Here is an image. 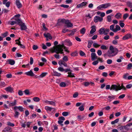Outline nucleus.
<instances>
[{
	"mask_svg": "<svg viewBox=\"0 0 132 132\" xmlns=\"http://www.w3.org/2000/svg\"><path fill=\"white\" fill-rule=\"evenodd\" d=\"M62 115L64 116H66L68 115V112H64L62 113Z\"/></svg>",
	"mask_w": 132,
	"mask_h": 132,
	"instance_id": "nucleus-63",
	"label": "nucleus"
},
{
	"mask_svg": "<svg viewBox=\"0 0 132 132\" xmlns=\"http://www.w3.org/2000/svg\"><path fill=\"white\" fill-rule=\"evenodd\" d=\"M107 21L109 22H110L111 21V17L110 15H108L107 17Z\"/></svg>",
	"mask_w": 132,
	"mask_h": 132,
	"instance_id": "nucleus-54",
	"label": "nucleus"
},
{
	"mask_svg": "<svg viewBox=\"0 0 132 132\" xmlns=\"http://www.w3.org/2000/svg\"><path fill=\"white\" fill-rule=\"evenodd\" d=\"M65 61L62 60H60L58 62L59 64L61 66L62 65H63L64 67H67V64L65 63Z\"/></svg>",
	"mask_w": 132,
	"mask_h": 132,
	"instance_id": "nucleus-14",
	"label": "nucleus"
},
{
	"mask_svg": "<svg viewBox=\"0 0 132 132\" xmlns=\"http://www.w3.org/2000/svg\"><path fill=\"white\" fill-rule=\"evenodd\" d=\"M8 32L6 31L5 32L2 34V35L3 37H5L7 36L8 35Z\"/></svg>",
	"mask_w": 132,
	"mask_h": 132,
	"instance_id": "nucleus-53",
	"label": "nucleus"
},
{
	"mask_svg": "<svg viewBox=\"0 0 132 132\" xmlns=\"http://www.w3.org/2000/svg\"><path fill=\"white\" fill-rule=\"evenodd\" d=\"M25 74L28 76L31 77L34 76L35 75L31 70H30L29 71L25 72Z\"/></svg>",
	"mask_w": 132,
	"mask_h": 132,
	"instance_id": "nucleus-17",
	"label": "nucleus"
},
{
	"mask_svg": "<svg viewBox=\"0 0 132 132\" xmlns=\"http://www.w3.org/2000/svg\"><path fill=\"white\" fill-rule=\"evenodd\" d=\"M15 113L14 115V117L15 118H18V116L19 114V113L16 111H15Z\"/></svg>",
	"mask_w": 132,
	"mask_h": 132,
	"instance_id": "nucleus-39",
	"label": "nucleus"
},
{
	"mask_svg": "<svg viewBox=\"0 0 132 132\" xmlns=\"http://www.w3.org/2000/svg\"><path fill=\"white\" fill-rule=\"evenodd\" d=\"M103 20V18L100 17L96 16L94 17V21L95 22H97L98 21H101Z\"/></svg>",
	"mask_w": 132,
	"mask_h": 132,
	"instance_id": "nucleus-12",
	"label": "nucleus"
},
{
	"mask_svg": "<svg viewBox=\"0 0 132 132\" xmlns=\"http://www.w3.org/2000/svg\"><path fill=\"white\" fill-rule=\"evenodd\" d=\"M84 85L85 86H88L89 85L91 84L92 85L94 84V83L92 82H84Z\"/></svg>",
	"mask_w": 132,
	"mask_h": 132,
	"instance_id": "nucleus-32",
	"label": "nucleus"
},
{
	"mask_svg": "<svg viewBox=\"0 0 132 132\" xmlns=\"http://www.w3.org/2000/svg\"><path fill=\"white\" fill-rule=\"evenodd\" d=\"M115 25L114 24H113L111 25L110 27V30L113 31V32H115V31H116L115 30V29H114V27Z\"/></svg>",
	"mask_w": 132,
	"mask_h": 132,
	"instance_id": "nucleus-28",
	"label": "nucleus"
},
{
	"mask_svg": "<svg viewBox=\"0 0 132 132\" xmlns=\"http://www.w3.org/2000/svg\"><path fill=\"white\" fill-rule=\"evenodd\" d=\"M14 110L16 111L17 109H18L20 111L22 112L23 111V108L21 106H15L13 108Z\"/></svg>",
	"mask_w": 132,
	"mask_h": 132,
	"instance_id": "nucleus-11",
	"label": "nucleus"
},
{
	"mask_svg": "<svg viewBox=\"0 0 132 132\" xmlns=\"http://www.w3.org/2000/svg\"><path fill=\"white\" fill-rule=\"evenodd\" d=\"M121 22V21H120L119 23V25L120 26V27L122 28L124 27L125 26V24L123 22Z\"/></svg>",
	"mask_w": 132,
	"mask_h": 132,
	"instance_id": "nucleus-57",
	"label": "nucleus"
},
{
	"mask_svg": "<svg viewBox=\"0 0 132 132\" xmlns=\"http://www.w3.org/2000/svg\"><path fill=\"white\" fill-rule=\"evenodd\" d=\"M93 43V42L92 41H88L87 47L88 48H89L90 47L91 45Z\"/></svg>",
	"mask_w": 132,
	"mask_h": 132,
	"instance_id": "nucleus-33",
	"label": "nucleus"
},
{
	"mask_svg": "<svg viewBox=\"0 0 132 132\" xmlns=\"http://www.w3.org/2000/svg\"><path fill=\"white\" fill-rule=\"evenodd\" d=\"M7 62H8L9 64L11 65H13L15 63V61L13 60L9 59L7 60Z\"/></svg>",
	"mask_w": 132,
	"mask_h": 132,
	"instance_id": "nucleus-26",
	"label": "nucleus"
},
{
	"mask_svg": "<svg viewBox=\"0 0 132 132\" xmlns=\"http://www.w3.org/2000/svg\"><path fill=\"white\" fill-rule=\"evenodd\" d=\"M68 77H75L74 74L71 72H68Z\"/></svg>",
	"mask_w": 132,
	"mask_h": 132,
	"instance_id": "nucleus-35",
	"label": "nucleus"
},
{
	"mask_svg": "<svg viewBox=\"0 0 132 132\" xmlns=\"http://www.w3.org/2000/svg\"><path fill=\"white\" fill-rule=\"evenodd\" d=\"M130 38L132 39V35L128 33L123 36L122 38V39L123 40H125Z\"/></svg>",
	"mask_w": 132,
	"mask_h": 132,
	"instance_id": "nucleus-5",
	"label": "nucleus"
},
{
	"mask_svg": "<svg viewBox=\"0 0 132 132\" xmlns=\"http://www.w3.org/2000/svg\"><path fill=\"white\" fill-rule=\"evenodd\" d=\"M9 97L8 95H7L5 94H2L1 95V99L3 98H4L5 99H7Z\"/></svg>",
	"mask_w": 132,
	"mask_h": 132,
	"instance_id": "nucleus-40",
	"label": "nucleus"
},
{
	"mask_svg": "<svg viewBox=\"0 0 132 132\" xmlns=\"http://www.w3.org/2000/svg\"><path fill=\"white\" fill-rule=\"evenodd\" d=\"M45 109L48 112H51L52 111H54L55 110V109L54 108H52L48 106H45Z\"/></svg>",
	"mask_w": 132,
	"mask_h": 132,
	"instance_id": "nucleus-15",
	"label": "nucleus"
},
{
	"mask_svg": "<svg viewBox=\"0 0 132 132\" xmlns=\"http://www.w3.org/2000/svg\"><path fill=\"white\" fill-rule=\"evenodd\" d=\"M120 59H118L117 60V62H120L122 61V60L124 59L123 57L122 56H120L119 57Z\"/></svg>",
	"mask_w": 132,
	"mask_h": 132,
	"instance_id": "nucleus-41",
	"label": "nucleus"
},
{
	"mask_svg": "<svg viewBox=\"0 0 132 132\" xmlns=\"http://www.w3.org/2000/svg\"><path fill=\"white\" fill-rule=\"evenodd\" d=\"M33 100L35 102H38L40 101V99L37 97H34L33 98Z\"/></svg>",
	"mask_w": 132,
	"mask_h": 132,
	"instance_id": "nucleus-49",
	"label": "nucleus"
},
{
	"mask_svg": "<svg viewBox=\"0 0 132 132\" xmlns=\"http://www.w3.org/2000/svg\"><path fill=\"white\" fill-rule=\"evenodd\" d=\"M91 57L92 60L93 61L97 59V56L95 53H92L91 54Z\"/></svg>",
	"mask_w": 132,
	"mask_h": 132,
	"instance_id": "nucleus-13",
	"label": "nucleus"
},
{
	"mask_svg": "<svg viewBox=\"0 0 132 132\" xmlns=\"http://www.w3.org/2000/svg\"><path fill=\"white\" fill-rule=\"evenodd\" d=\"M17 104V101L16 100H14V101L10 102L9 103L10 106H15Z\"/></svg>",
	"mask_w": 132,
	"mask_h": 132,
	"instance_id": "nucleus-18",
	"label": "nucleus"
},
{
	"mask_svg": "<svg viewBox=\"0 0 132 132\" xmlns=\"http://www.w3.org/2000/svg\"><path fill=\"white\" fill-rule=\"evenodd\" d=\"M127 5L130 8L132 7V3L130 2H128L127 3Z\"/></svg>",
	"mask_w": 132,
	"mask_h": 132,
	"instance_id": "nucleus-62",
	"label": "nucleus"
},
{
	"mask_svg": "<svg viewBox=\"0 0 132 132\" xmlns=\"http://www.w3.org/2000/svg\"><path fill=\"white\" fill-rule=\"evenodd\" d=\"M21 29V30H25L27 29V27L24 23L20 24Z\"/></svg>",
	"mask_w": 132,
	"mask_h": 132,
	"instance_id": "nucleus-20",
	"label": "nucleus"
},
{
	"mask_svg": "<svg viewBox=\"0 0 132 132\" xmlns=\"http://www.w3.org/2000/svg\"><path fill=\"white\" fill-rule=\"evenodd\" d=\"M63 60L65 61V62H67L68 60V57L66 56H64L63 58Z\"/></svg>",
	"mask_w": 132,
	"mask_h": 132,
	"instance_id": "nucleus-50",
	"label": "nucleus"
},
{
	"mask_svg": "<svg viewBox=\"0 0 132 132\" xmlns=\"http://www.w3.org/2000/svg\"><path fill=\"white\" fill-rule=\"evenodd\" d=\"M101 48L104 50H106L108 49V48L106 46L104 45H101Z\"/></svg>",
	"mask_w": 132,
	"mask_h": 132,
	"instance_id": "nucleus-48",
	"label": "nucleus"
},
{
	"mask_svg": "<svg viewBox=\"0 0 132 132\" xmlns=\"http://www.w3.org/2000/svg\"><path fill=\"white\" fill-rule=\"evenodd\" d=\"M53 75L54 76H60L61 75V73H59L56 71H53Z\"/></svg>",
	"mask_w": 132,
	"mask_h": 132,
	"instance_id": "nucleus-29",
	"label": "nucleus"
},
{
	"mask_svg": "<svg viewBox=\"0 0 132 132\" xmlns=\"http://www.w3.org/2000/svg\"><path fill=\"white\" fill-rule=\"evenodd\" d=\"M105 28L102 27L100 28L98 31V32L100 35H102L103 34H104Z\"/></svg>",
	"mask_w": 132,
	"mask_h": 132,
	"instance_id": "nucleus-23",
	"label": "nucleus"
},
{
	"mask_svg": "<svg viewBox=\"0 0 132 132\" xmlns=\"http://www.w3.org/2000/svg\"><path fill=\"white\" fill-rule=\"evenodd\" d=\"M93 46L95 48L99 47L100 45L97 44L96 43H94L93 45Z\"/></svg>",
	"mask_w": 132,
	"mask_h": 132,
	"instance_id": "nucleus-47",
	"label": "nucleus"
},
{
	"mask_svg": "<svg viewBox=\"0 0 132 132\" xmlns=\"http://www.w3.org/2000/svg\"><path fill=\"white\" fill-rule=\"evenodd\" d=\"M12 130L11 128L9 127H7L4 128L2 132H12Z\"/></svg>",
	"mask_w": 132,
	"mask_h": 132,
	"instance_id": "nucleus-16",
	"label": "nucleus"
},
{
	"mask_svg": "<svg viewBox=\"0 0 132 132\" xmlns=\"http://www.w3.org/2000/svg\"><path fill=\"white\" fill-rule=\"evenodd\" d=\"M16 23L17 22L20 25V24H21L22 23L21 20L18 18L15 19Z\"/></svg>",
	"mask_w": 132,
	"mask_h": 132,
	"instance_id": "nucleus-42",
	"label": "nucleus"
},
{
	"mask_svg": "<svg viewBox=\"0 0 132 132\" xmlns=\"http://www.w3.org/2000/svg\"><path fill=\"white\" fill-rule=\"evenodd\" d=\"M132 67V64L131 63L127 65V68L128 69H130Z\"/></svg>",
	"mask_w": 132,
	"mask_h": 132,
	"instance_id": "nucleus-64",
	"label": "nucleus"
},
{
	"mask_svg": "<svg viewBox=\"0 0 132 132\" xmlns=\"http://www.w3.org/2000/svg\"><path fill=\"white\" fill-rule=\"evenodd\" d=\"M59 120L58 121V122L60 124L62 123L63 122V121L65 120V118L63 117H59Z\"/></svg>",
	"mask_w": 132,
	"mask_h": 132,
	"instance_id": "nucleus-19",
	"label": "nucleus"
},
{
	"mask_svg": "<svg viewBox=\"0 0 132 132\" xmlns=\"http://www.w3.org/2000/svg\"><path fill=\"white\" fill-rule=\"evenodd\" d=\"M106 62L108 64H110L112 63V61L111 60L109 59L107 60Z\"/></svg>",
	"mask_w": 132,
	"mask_h": 132,
	"instance_id": "nucleus-60",
	"label": "nucleus"
},
{
	"mask_svg": "<svg viewBox=\"0 0 132 132\" xmlns=\"http://www.w3.org/2000/svg\"><path fill=\"white\" fill-rule=\"evenodd\" d=\"M93 15H91L90 13H88V14H86L85 15V17L87 18L88 19H91L92 18Z\"/></svg>",
	"mask_w": 132,
	"mask_h": 132,
	"instance_id": "nucleus-44",
	"label": "nucleus"
},
{
	"mask_svg": "<svg viewBox=\"0 0 132 132\" xmlns=\"http://www.w3.org/2000/svg\"><path fill=\"white\" fill-rule=\"evenodd\" d=\"M130 126V125H127L125 126H120L118 127L117 129L122 132H127L129 129L128 127Z\"/></svg>",
	"mask_w": 132,
	"mask_h": 132,
	"instance_id": "nucleus-3",
	"label": "nucleus"
},
{
	"mask_svg": "<svg viewBox=\"0 0 132 132\" xmlns=\"http://www.w3.org/2000/svg\"><path fill=\"white\" fill-rule=\"evenodd\" d=\"M98 63V61L97 60L94 61L92 63V64L94 65H96Z\"/></svg>",
	"mask_w": 132,
	"mask_h": 132,
	"instance_id": "nucleus-52",
	"label": "nucleus"
},
{
	"mask_svg": "<svg viewBox=\"0 0 132 132\" xmlns=\"http://www.w3.org/2000/svg\"><path fill=\"white\" fill-rule=\"evenodd\" d=\"M128 14L127 13L125 14L123 16V18L125 20L128 17Z\"/></svg>",
	"mask_w": 132,
	"mask_h": 132,
	"instance_id": "nucleus-55",
	"label": "nucleus"
},
{
	"mask_svg": "<svg viewBox=\"0 0 132 132\" xmlns=\"http://www.w3.org/2000/svg\"><path fill=\"white\" fill-rule=\"evenodd\" d=\"M77 31L76 30V29H73L72 31L71 32L70 34H68L69 36L73 35L75 34V33Z\"/></svg>",
	"mask_w": 132,
	"mask_h": 132,
	"instance_id": "nucleus-34",
	"label": "nucleus"
},
{
	"mask_svg": "<svg viewBox=\"0 0 132 132\" xmlns=\"http://www.w3.org/2000/svg\"><path fill=\"white\" fill-rule=\"evenodd\" d=\"M118 52V50L117 48H114L112 46H110L109 47V50L106 53L104 54V56L109 57H113L117 55Z\"/></svg>",
	"mask_w": 132,
	"mask_h": 132,
	"instance_id": "nucleus-1",
	"label": "nucleus"
},
{
	"mask_svg": "<svg viewBox=\"0 0 132 132\" xmlns=\"http://www.w3.org/2000/svg\"><path fill=\"white\" fill-rule=\"evenodd\" d=\"M44 36L47 38H48L50 39H51L52 38L51 35L49 33H44Z\"/></svg>",
	"mask_w": 132,
	"mask_h": 132,
	"instance_id": "nucleus-24",
	"label": "nucleus"
},
{
	"mask_svg": "<svg viewBox=\"0 0 132 132\" xmlns=\"http://www.w3.org/2000/svg\"><path fill=\"white\" fill-rule=\"evenodd\" d=\"M43 102L48 104H50L52 105L55 106V102L52 101H49L47 100L43 101Z\"/></svg>",
	"mask_w": 132,
	"mask_h": 132,
	"instance_id": "nucleus-6",
	"label": "nucleus"
},
{
	"mask_svg": "<svg viewBox=\"0 0 132 132\" xmlns=\"http://www.w3.org/2000/svg\"><path fill=\"white\" fill-rule=\"evenodd\" d=\"M97 9L99 10H102V9H104L103 4L101 5L98 6L97 8Z\"/></svg>",
	"mask_w": 132,
	"mask_h": 132,
	"instance_id": "nucleus-45",
	"label": "nucleus"
},
{
	"mask_svg": "<svg viewBox=\"0 0 132 132\" xmlns=\"http://www.w3.org/2000/svg\"><path fill=\"white\" fill-rule=\"evenodd\" d=\"M64 47L63 45H58L54 47L51 49L50 51L52 53L55 52L57 54L64 53L63 52V47Z\"/></svg>",
	"mask_w": 132,
	"mask_h": 132,
	"instance_id": "nucleus-2",
	"label": "nucleus"
},
{
	"mask_svg": "<svg viewBox=\"0 0 132 132\" xmlns=\"http://www.w3.org/2000/svg\"><path fill=\"white\" fill-rule=\"evenodd\" d=\"M128 73H126L124 74L123 76V78L125 79H128Z\"/></svg>",
	"mask_w": 132,
	"mask_h": 132,
	"instance_id": "nucleus-51",
	"label": "nucleus"
},
{
	"mask_svg": "<svg viewBox=\"0 0 132 132\" xmlns=\"http://www.w3.org/2000/svg\"><path fill=\"white\" fill-rule=\"evenodd\" d=\"M58 70L60 71L63 72L64 71V69L62 67H60L58 68Z\"/></svg>",
	"mask_w": 132,
	"mask_h": 132,
	"instance_id": "nucleus-59",
	"label": "nucleus"
},
{
	"mask_svg": "<svg viewBox=\"0 0 132 132\" xmlns=\"http://www.w3.org/2000/svg\"><path fill=\"white\" fill-rule=\"evenodd\" d=\"M112 89L115 90L116 91H117L121 90V88L119 87V86H118L116 85H112L111 86L110 88V90H111Z\"/></svg>",
	"mask_w": 132,
	"mask_h": 132,
	"instance_id": "nucleus-9",
	"label": "nucleus"
},
{
	"mask_svg": "<svg viewBox=\"0 0 132 132\" xmlns=\"http://www.w3.org/2000/svg\"><path fill=\"white\" fill-rule=\"evenodd\" d=\"M115 98V97L114 96H109L108 98V100L110 102Z\"/></svg>",
	"mask_w": 132,
	"mask_h": 132,
	"instance_id": "nucleus-27",
	"label": "nucleus"
},
{
	"mask_svg": "<svg viewBox=\"0 0 132 132\" xmlns=\"http://www.w3.org/2000/svg\"><path fill=\"white\" fill-rule=\"evenodd\" d=\"M47 74V72H43L39 76H38V77L40 78H42L45 77Z\"/></svg>",
	"mask_w": 132,
	"mask_h": 132,
	"instance_id": "nucleus-30",
	"label": "nucleus"
},
{
	"mask_svg": "<svg viewBox=\"0 0 132 132\" xmlns=\"http://www.w3.org/2000/svg\"><path fill=\"white\" fill-rule=\"evenodd\" d=\"M60 21L63 23L66 24L67 27L68 28L71 27L73 26L72 24L68 20H65L63 19H61Z\"/></svg>",
	"mask_w": 132,
	"mask_h": 132,
	"instance_id": "nucleus-4",
	"label": "nucleus"
},
{
	"mask_svg": "<svg viewBox=\"0 0 132 132\" xmlns=\"http://www.w3.org/2000/svg\"><path fill=\"white\" fill-rule=\"evenodd\" d=\"M119 120V119H117L114 121H112L111 122V124L112 125H113L115 123H117L118 122Z\"/></svg>",
	"mask_w": 132,
	"mask_h": 132,
	"instance_id": "nucleus-46",
	"label": "nucleus"
},
{
	"mask_svg": "<svg viewBox=\"0 0 132 132\" xmlns=\"http://www.w3.org/2000/svg\"><path fill=\"white\" fill-rule=\"evenodd\" d=\"M103 5H104V9L106 8H108V7L110 6L111 5V4L109 3L103 4Z\"/></svg>",
	"mask_w": 132,
	"mask_h": 132,
	"instance_id": "nucleus-37",
	"label": "nucleus"
},
{
	"mask_svg": "<svg viewBox=\"0 0 132 132\" xmlns=\"http://www.w3.org/2000/svg\"><path fill=\"white\" fill-rule=\"evenodd\" d=\"M121 29V28L118 25H116V28H115V30L116 31L115 32H117V31H119Z\"/></svg>",
	"mask_w": 132,
	"mask_h": 132,
	"instance_id": "nucleus-31",
	"label": "nucleus"
},
{
	"mask_svg": "<svg viewBox=\"0 0 132 132\" xmlns=\"http://www.w3.org/2000/svg\"><path fill=\"white\" fill-rule=\"evenodd\" d=\"M66 84L64 82H61L60 84V86L61 87H64L66 86Z\"/></svg>",
	"mask_w": 132,
	"mask_h": 132,
	"instance_id": "nucleus-58",
	"label": "nucleus"
},
{
	"mask_svg": "<svg viewBox=\"0 0 132 132\" xmlns=\"http://www.w3.org/2000/svg\"><path fill=\"white\" fill-rule=\"evenodd\" d=\"M122 16L121 14L120 13H118L115 15V17L117 19H119L121 18Z\"/></svg>",
	"mask_w": 132,
	"mask_h": 132,
	"instance_id": "nucleus-25",
	"label": "nucleus"
},
{
	"mask_svg": "<svg viewBox=\"0 0 132 132\" xmlns=\"http://www.w3.org/2000/svg\"><path fill=\"white\" fill-rule=\"evenodd\" d=\"M65 42L66 45L69 46H71L72 45V43L69 40H66Z\"/></svg>",
	"mask_w": 132,
	"mask_h": 132,
	"instance_id": "nucleus-21",
	"label": "nucleus"
},
{
	"mask_svg": "<svg viewBox=\"0 0 132 132\" xmlns=\"http://www.w3.org/2000/svg\"><path fill=\"white\" fill-rule=\"evenodd\" d=\"M77 54L78 53L76 51H75L72 53L71 54V56L72 57H75V56H77Z\"/></svg>",
	"mask_w": 132,
	"mask_h": 132,
	"instance_id": "nucleus-43",
	"label": "nucleus"
},
{
	"mask_svg": "<svg viewBox=\"0 0 132 132\" xmlns=\"http://www.w3.org/2000/svg\"><path fill=\"white\" fill-rule=\"evenodd\" d=\"M86 31V29H85V28H82L80 31V33L82 34H85V33Z\"/></svg>",
	"mask_w": 132,
	"mask_h": 132,
	"instance_id": "nucleus-38",
	"label": "nucleus"
},
{
	"mask_svg": "<svg viewBox=\"0 0 132 132\" xmlns=\"http://www.w3.org/2000/svg\"><path fill=\"white\" fill-rule=\"evenodd\" d=\"M4 90L7 92L11 93L14 92L13 88L10 86L5 88H4Z\"/></svg>",
	"mask_w": 132,
	"mask_h": 132,
	"instance_id": "nucleus-8",
	"label": "nucleus"
},
{
	"mask_svg": "<svg viewBox=\"0 0 132 132\" xmlns=\"http://www.w3.org/2000/svg\"><path fill=\"white\" fill-rule=\"evenodd\" d=\"M87 2H83L77 5L76 6V8H82L85 7L87 4Z\"/></svg>",
	"mask_w": 132,
	"mask_h": 132,
	"instance_id": "nucleus-7",
	"label": "nucleus"
},
{
	"mask_svg": "<svg viewBox=\"0 0 132 132\" xmlns=\"http://www.w3.org/2000/svg\"><path fill=\"white\" fill-rule=\"evenodd\" d=\"M23 92L26 95H29L30 94V92L28 89H26L23 91Z\"/></svg>",
	"mask_w": 132,
	"mask_h": 132,
	"instance_id": "nucleus-36",
	"label": "nucleus"
},
{
	"mask_svg": "<svg viewBox=\"0 0 132 132\" xmlns=\"http://www.w3.org/2000/svg\"><path fill=\"white\" fill-rule=\"evenodd\" d=\"M7 125L8 126L12 127H13L15 126V125L14 123H12L10 122H7Z\"/></svg>",
	"mask_w": 132,
	"mask_h": 132,
	"instance_id": "nucleus-56",
	"label": "nucleus"
},
{
	"mask_svg": "<svg viewBox=\"0 0 132 132\" xmlns=\"http://www.w3.org/2000/svg\"><path fill=\"white\" fill-rule=\"evenodd\" d=\"M80 54L81 56H84L85 55V54L84 52L82 51H80Z\"/></svg>",
	"mask_w": 132,
	"mask_h": 132,
	"instance_id": "nucleus-61",
	"label": "nucleus"
},
{
	"mask_svg": "<svg viewBox=\"0 0 132 132\" xmlns=\"http://www.w3.org/2000/svg\"><path fill=\"white\" fill-rule=\"evenodd\" d=\"M91 30L90 31V34H92L96 31V27L95 25L92 26L91 27Z\"/></svg>",
	"mask_w": 132,
	"mask_h": 132,
	"instance_id": "nucleus-10",
	"label": "nucleus"
},
{
	"mask_svg": "<svg viewBox=\"0 0 132 132\" xmlns=\"http://www.w3.org/2000/svg\"><path fill=\"white\" fill-rule=\"evenodd\" d=\"M16 4L18 8L22 7V5L19 0H16Z\"/></svg>",
	"mask_w": 132,
	"mask_h": 132,
	"instance_id": "nucleus-22",
	"label": "nucleus"
}]
</instances>
